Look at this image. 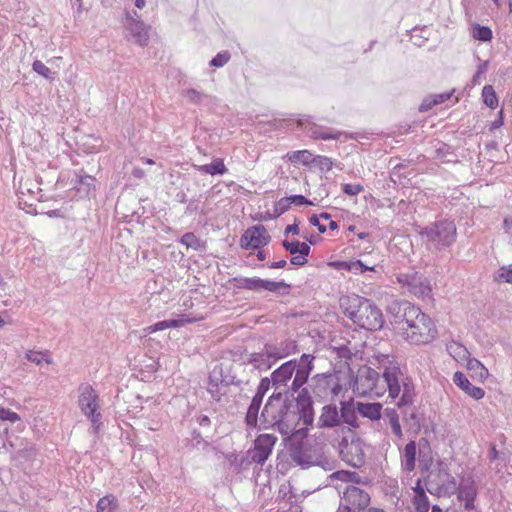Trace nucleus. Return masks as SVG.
<instances>
[{
    "mask_svg": "<svg viewBox=\"0 0 512 512\" xmlns=\"http://www.w3.org/2000/svg\"><path fill=\"white\" fill-rule=\"evenodd\" d=\"M467 369L473 371L480 380L486 379L489 375L488 369L476 358L468 359Z\"/></svg>",
    "mask_w": 512,
    "mask_h": 512,
    "instance_id": "obj_43",
    "label": "nucleus"
},
{
    "mask_svg": "<svg viewBox=\"0 0 512 512\" xmlns=\"http://www.w3.org/2000/svg\"><path fill=\"white\" fill-rule=\"evenodd\" d=\"M317 426L320 429H331L340 426L339 410L335 404L330 403L323 406Z\"/></svg>",
    "mask_w": 512,
    "mask_h": 512,
    "instance_id": "obj_20",
    "label": "nucleus"
},
{
    "mask_svg": "<svg viewBox=\"0 0 512 512\" xmlns=\"http://www.w3.org/2000/svg\"><path fill=\"white\" fill-rule=\"evenodd\" d=\"M118 509L119 502L113 494L101 497L96 504V512H117Z\"/></svg>",
    "mask_w": 512,
    "mask_h": 512,
    "instance_id": "obj_34",
    "label": "nucleus"
},
{
    "mask_svg": "<svg viewBox=\"0 0 512 512\" xmlns=\"http://www.w3.org/2000/svg\"><path fill=\"white\" fill-rule=\"evenodd\" d=\"M182 95L192 104L200 105L205 101H211L212 97L196 89H187L182 92Z\"/></svg>",
    "mask_w": 512,
    "mask_h": 512,
    "instance_id": "obj_42",
    "label": "nucleus"
},
{
    "mask_svg": "<svg viewBox=\"0 0 512 512\" xmlns=\"http://www.w3.org/2000/svg\"><path fill=\"white\" fill-rule=\"evenodd\" d=\"M417 443L411 439L404 447L401 454L402 468L408 472H412L416 467Z\"/></svg>",
    "mask_w": 512,
    "mask_h": 512,
    "instance_id": "obj_25",
    "label": "nucleus"
},
{
    "mask_svg": "<svg viewBox=\"0 0 512 512\" xmlns=\"http://www.w3.org/2000/svg\"><path fill=\"white\" fill-rule=\"evenodd\" d=\"M284 442L292 462L301 469H309L312 466H319L325 471L335 468L336 461L326 456L321 448L307 446L302 439L295 438L302 435H283Z\"/></svg>",
    "mask_w": 512,
    "mask_h": 512,
    "instance_id": "obj_2",
    "label": "nucleus"
},
{
    "mask_svg": "<svg viewBox=\"0 0 512 512\" xmlns=\"http://www.w3.org/2000/svg\"><path fill=\"white\" fill-rule=\"evenodd\" d=\"M384 415L387 418L389 425L390 424H396L397 422H400L399 421V414L396 411V409H394V408H389V407L386 408L384 410Z\"/></svg>",
    "mask_w": 512,
    "mask_h": 512,
    "instance_id": "obj_63",
    "label": "nucleus"
},
{
    "mask_svg": "<svg viewBox=\"0 0 512 512\" xmlns=\"http://www.w3.org/2000/svg\"><path fill=\"white\" fill-rule=\"evenodd\" d=\"M291 288V284L285 282L284 280L275 281L271 279H265L263 291L271 292L279 297H286L290 294Z\"/></svg>",
    "mask_w": 512,
    "mask_h": 512,
    "instance_id": "obj_31",
    "label": "nucleus"
},
{
    "mask_svg": "<svg viewBox=\"0 0 512 512\" xmlns=\"http://www.w3.org/2000/svg\"><path fill=\"white\" fill-rule=\"evenodd\" d=\"M375 270V266H368V265H365L361 260L359 259H356L354 261V273L355 274H363L365 273L366 271H374Z\"/></svg>",
    "mask_w": 512,
    "mask_h": 512,
    "instance_id": "obj_62",
    "label": "nucleus"
},
{
    "mask_svg": "<svg viewBox=\"0 0 512 512\" xmlns=\"http://www.w3.org/2000/svg\"><path fill=\"white\" fill-rule=\"evenodd\" d=\"M316 166L320 168L321 171H330L333 166V162L330 158L326 156H315L313 158V162Z\"/></svg>",
    "mask_w": 512,
    "mask_h": 512,
    "instance_id": "obj_54",
    "label": "nucleus"
},
{
    "mask_svg": "<svg viewBox=\"0 0 512 512\" xmlns=\"http://www.w3.org/2000/svg\"><path fill=\"white\" fill-rule=\"evenodd\" d=\"M375 361L376 363H373V365H377L378 369L383 370L382 377L387 385L388 396L393 400L398 398L401 393L399 378L402 375L399 363L390 358L389 355L384 354L376 356Z\"/></svg>",
    "mask_w": 512,
    "mask_h": 512,
    "instance_id": "obj_4",
    "label": "nucleus"
},
{
    "mask_svg": "<svg viewBox=\"0 0 512 512\" xmlns=\"http://www.w3.org/2000/svg\"><path fill=\"white\" fill-rule=\"evenodd\" d=\"M0 420L15 423L20 420V416L12 411L11 409L1 407L0 408Z\"/></svg>",
    "mask_w": 512,
    "mask_h": 512,
    "instance_id": "obj_58",
    "label": "nucleus"
},
{
    "mask_svg": "<svg viewBox=\"0 0 512 512\" xmlns=\"http://www.w3.org/2000/svg\"><path fill=\"white\" fill-rule=\"evenodd\" d=\"M197 170L201 173L209 174L212 176L223 175L228 171L223 159L221 158H216L209 164L197 166Z\"/></svg>",
    "mask_w": 512,
    "mask_h": 512,
    "instance_id": "obj_33",
    "label": "nucleus"
},
{
    "mask_svg": "<svg viewBox=\"0 0 512 512\" xmlns=\"http://www.w3.org/2000/svg\"><path fill=\"white\" fill-rule=\"evenodd\" d=\"M402 394L399 397V400L396 403V406L399 409H403L408 406H412L415 398V387L412 382V379L406 377L402 380L401 384Z\"/></svg>",
    "mask_w": 512,
    "mask_h": 512,
    "instance_id": "obj_28",
    "label": "nucleus"
},
{
    "mask_svg": "<svg viewBox=\"0 0 512 512\" xmlns=\"http://www.w3.org/2000/svg\"><path fill=\"white\" fill-rule=\"evenodd\" d=\"M265 279L259 277H242L237 276L229 279V283L234 290L244 289L256 293L263 292Z\"/></svg>",
    "mask_w": 512,
    "mask_h": 512,
    "instance_id": "obj_21",
    "label": "nucleus"
},
{
    "mask_svg": "<svg viewBox=\"0 0 512 512\" xmlns=\"http://www.w3.org/2000/svg\"><path fill=\"white\" fill-rule=\"evenodd\" d=\"M220 381L218 382L212 376L208 378L207 392L211 395L214 401L220 402L222 397L226 395V391H221Z\"/></svg>",
    "mask_w": 512,
    "mask_h": 512,
    "instance_id": "obj_45",
    "label": "nucleus"
},
{
    "mask_svg": "<svg viewBox=\"0 0 512 512\" xmlns=\"http://www.w3.org/2000/svg\"><path fill=\"white\" fill-rule=\"evenodd\" d=\"M277 437L273 434H260L254 441V446L248 451L252 463L263 465L272 454Z\"/></svg>",
    "mask_w": 512,
    "mask_h": 512,
    "instance_id": "obj_12",
    "label": "nucleus"
},
{
    "mask_svg": "<svg viewBox=\"0 0 512 512\" xmlns=\"http://www.w3.org/2000/svg\"><path fill=\"white\" fill-rule=\"evenodd\" d=\"M289 259H290L289 263L286 259L281 258L278 261H272V262L268 261L264 264V266H267L268 268H271V269H281V268H286V267H288V269H295V268L302 267L308 263V258H289Z\"/></svg>",
    "mask_w": 512,
    "mask_h": 512,
    "instance_id": "obj_32",
    "label": "nucleus"
},
{
    "mask_svg": "<svg viewBox=\"0 0 512 512\" xmlns=\"http://www.w3.org/2000/svg\"><path fill=\"white\" fill-rule=\"evenodd\" d=\"M271 237L267 229L261 225H255L248 228L241 236V246L245 249L258 250L255 256H264L260 249L267 245Z\"/></svg>",
    "mask_w": 512,
    "mask_h": 512,
    "instance_id": "obj_11",
    "label": "nucleus"
},
{
    "mask_svg": "<svg viewBox=\"0 0 512 512\" xmlns=\"http://www.w3.org/2000/svg\"><path fill=\"white\" fill-rule=\"evenodd\" d=\"M191 436L193 447H199V445H203V447L205 448L209 445V442L203 438L202 434L197 429H194L192 431Z\"/></svg>",
    "mask_w": 512,
    "mask_h": 512,
    "instance_id": "obj_60",
    "label": "nucleus"
},
{
    "mask_svg": "<svg viewBox=\"0 0 512 512\" xmlns=\"http://www.w3.org/2000/svg\"><path fill=\"white\" fill-rule=\"evenodd\" d=\"M270 387L274 388V382H273L271 376L263 377V378H261V380L257 386L256 393L254 395L264 398L265 394L268 392Z\"/></svg>",
    "mask_w": 512,
    "mask_h": 512,
    "instance_id": "obj_52",
    "label": "nucleus"
},
{
    "mask_svg": "<svg viewBox=\"0 0 512 512\" xmlns=\"http://www.w3.org/2000/svg\"><path fill=\"white\" fill-rule=\"evenodd\" d=\"M366 300L367 298L357 294L342 295L339 298V306L343 314L354 323Z\"/></svg>",
    "mask_w": 512,
    "mask_h": 512,
    "instance_id": "obj_18",
    "label": "nucleus"
},
{
    "mask_svg": "<svg viewBox=\"0 0 512 512\" xmlns=\"http://www.w3.org/2000/svg\"><path fill=\"white\" fill-rule=\"evenodd\" d=\"M438 477L443 480L444 488H445V494H453L456 492V489L458 488L456 479L454 476H452L446 466H441L439 468V474Z\"/></svg>",
    "mask_w": 512,
    "mask_h": 512,
    "instance_id": "obj_37",
    "label": "nucleus"
},
{
    "mask_svg": "<svg viewBox=\"0 0 512 512\" xmlns=\"http://www.w3.org/2000/svg\"><path fill=\"white\" fill-rule=\"evenodd\" d=\"M454 384L474 400H480L485 396L483 388L473 385L462 371L453 374Z\"/></svg>",
    "mask_w": 512,
    "mask_h": 512,
    "instance_id": "obj_19",
    "label": "nucleus"
},
{
    "mask_svg": "<svg viewBox=\"0 0 512 512\" xmlns=\"http://www.w3.org/2000/svg\"><path fill=\"white\" fill-rule=\"evenodd\" d=\"M270 342L264 344L263 349L259 352L250 353L244 364H250L255 370L265 372L271 369L277 362V356L274 354Z\"/></svg>",
    "mask_w": 512,
    "mask_h": 512,
    "instance_id": "obj_16",
    "label": "nucleus"
},
{
    "mask_svg": "<svg viewBox=\"0 0 512 512\" xmlns=\"http://www.w3.org/2000/svg\"><path fill=\"white\" fill-rule=\"evenodd\" d=\"M397 279L400 283L407 285L409 291L419 298L425 299L431 295V285L422 273L417 271L400 273Z\"/></svg>",
    "mask_w": 512,
    "mask_h": 512,
    "instance_id": "obj_13",
    "label": "nucleus"
},
{
    "mask_svg": "<svg viewBox=\"0 0 512 512\" xmlns=\"http://www.w3.org/2000/svg\"><path fill=\"white\" fill-rule=\"evenodd\" d=\"M230 60V53L228 51H223L218 53L215 57H213L210 61V66L212 67H222Z\"/></svg>",
    "mask_w": 512,
    "mask_h": 512,
    "instance_id": "obj_57",
    "label": "nucleus"
},
{
    "mask_svg": "<svg viewBox=\"0 0 512 512\" xmlns=\"http://www.w3.org/2000/svg\"><path fill=\"white\" fill-rule=\"evenodd\" d=\"M420 234L437 247H447L456 239V225L451 220L443 219L424 227Z\"/></svg>",
    "mask_w": 512,
    "mask_h": 512,
    "instance_id": "obj_5",
    "label": "nucleus"
},
{
    "mask_svg": "<svg viewBox=\"0 0 512 512\" xmlns=\"http://www.w3.org/2000/svg\"><path fill=\"white\" fill-rule=\"evenodd\" d=\"M383 405L380 402H357V412L371 421H379L382 416Z\"/></svg>",
    "mask_w": 512,
    "mask_h": 512,
    "instance_id": "obj_23",
    "label": "nucleus"
},
{
    "mask_svg": "<svg viewBox=\"0 0 512 512\" xmlns=\"http://www.w3.org/2000/svg\"><path fill=\"white\" fill-rule=\"evenodd\" d=\"M403 305L405 306V324L407 327L414 325V322H416L418 318H420L422 315H425V313H423L418 306L407 300H403Z\"/></svg>",
    "mask_w": 512,
    "mask_h": 512,
    "instance_id": "obj_38",
    "label": "nucleus"
},
{
    "mask_svg": "<svg viewBox=\"0 0 512 512\" xmlns=\"http://www.w3.org/2000/svg\"><path fill=\"white\" fill-rule=\"evenodd\" d=\"M498 281L512 284V265L502 266L495 278Z\"/></svg>",
    "mask_w": 512,
    "mask_h": 512,
    "instance_id": "obj_56",
    "label": "nucleus"
},
{
    "mask_svg": "<svg viewBox=\"0 0 512 512\" xmlns=\"http://www.w3.org/2000/svg\"><path fill=\"white\" fill-rule=\"evenodd\" d=\"M349 385L361 395L372 392L376 387L380 378L379 372L367 365L359 367L357 374H354L351 367L348 366Z\"/></svg>",
    "mask_w": 512,
    "mask_h": 512,
    "instance_id": "obj_8",
    "label": "nucleus"
},
{
    "mask_svg": "<svg viewBox=\"0 0 512 512\" xmlns=\"http://www.w3.org/2000/svg\"><path fill=\"white\" fill-rule=\"evenodd\" d=\"M400 410L407 432L413 437L417 436L422 430L425 434L429 433L430 429L426 424L424 412L420 411V408L408 406Z\"/></svg>",
    "mask_w": 512,
    "mask_h": 512,
    "instance_id": "obj_14",
    "label": "nucleus"
},
{
    "mask_svg": "<svg viewBox=\"0 0 512 512\" xmlns=\"http://www.w3.org/2000/svg\"><path fill=\"white\" fill-rule=\"evenodd\" d=\"M124 26L128 32V40L133 41L140 46L147 45L149 41L148 27L140 20L136 11H133V13H127Z\"/></svg>",
    "mask_w": 512,
    "mask_h": 512,
    "instance_id": "obj_15",
    "label": "nucleus"
},
{
    "mask_svg": "<svg viewBox=\"0 0 512 512\" xmlns=\"http://www.w3.org/2000/svg\"><path fill=\"white\" fill-rule=\"evenodd\" d=\"M364 190L361 184H344L342 191L349 196H356Z\"/></svg>",
    "mask_w": 512,
    "mask_h": 512,
    "instance_id": "obj_59",
    "label": "nucleus"
},
{
    "mask_svg": "<svg viewBox=\"0 0 512 512\" xmlns=\"http://www.w3.org/2000/svg\"><path fill=\"white\" fill-rule=\"evenodd\" d=\"M333 480H340L347 484L352 483L358 485H367L370 483V479L368 477H362L357 472L350 470H338L330 474L327 477L325 487L329 486Z\"/></svg>",
    "mask_w": 512,
    "mask_h": 512,
    "instance_id": "obj_22",
    "label": "nucleus"
},
{
    "mask_svg": "<svg viewBox=\"0 0 512 512\" xmlns=\"http://www.w3.org/2000/svg\"><path fill=\"white\" fill-rule=\"evenodd\" d=\"M354 324L370 331L381 330L384 325L382 311L373 301L367 299L357 318L354 319Z\"/></svg>",
    "mask_w": 512,
    "mask_h": 512,
    "instance_id": "obj_9",
    "label": "nucleus"
},
{
    "mask_svg": "<svg viewBox=\"0 0 512 512\" xmlns=\"http://www.w3.org/2000/svg\"><path fill=\"white\" fill-rule=\"evenodd\" d=\"M220 384L225 387H228L230 385L240 386L242 384V381L236 379L234 375H223V373L221 372Z\"/></svg>",
    "mask_w": 512,
    "mask_h": 512,
    "instance_id": "obj_61",
    "label": "nucleus"
},
{
    "mask_svg": "<svg viewBox=\"0 0 512 512\" xmlns=\"http://www.w3.org/2000/svg\"><path fill=\"white\" fill-rule=\"evenodd\" d=\"M410 332H406V339L413 344H428L431 343L438 334L436 325L433 320L427 315H422L414 325L407 327Z\"/></svg>",
    "mask_w": 512,
    "mask_h": 512,
    "instance_id": "obj_7",
    "label": "nucleus"
},
{
    "mask_svg": "<svg viewBox=\"0 0 512 512\" xmlns=\"http://www.w3.org/2000/svg\"><path fill=\"white\" fill-rule=\"evenodd\" d=\"M314 396L321 400L337 397L342 391V384L336 372H325L314 375L309 384Z\"/></svg>",
    "mask_w": 512,
    "mask_h": 512,
    "instance_id": "obj_6",
    "label": "nucleus"
},
{
    "mask_svg": "<svg viewBox=\"0 0 512 512\" xmlns=\"http://www.w3.org/2000/svg\"><path fill=\"white\" fill-rule=\"evenodd\" d=\"M287 159L292 163L308 165L313 162V154L308 150H298L287 153Z\"/></svg>",
    "mask_w": 512,
    "mask_h": 512,
    "instance_id": "obj_41",
    "label": "nucleus"
},
{
    "mask_svg": "<svg viewBox=\"0 0 512 512\" xmlns=\"http://www.w3.org/2000/svg\"><path fill=\"white\" fill-rule=\"evenodd\" d=\"M26 359L29 362H32L35 364H40L44 360V354L42 352H38V351H28L26 353Z\"/></svg>",
    "mask_w": 512,
    "mask_h": 512,
    "instance_id": "obj_64",
    "label": "nucleus"
},
{
    "mask_svg": "<svg viewBox=\"0 0 512 512\" xmlns=\"http://www.w3.org/2000/svg\"><path fill=\"white\" fill-rule=\"evenodd\" d=\"M328 266L336 270L354 272V261L335 260L328 262Z\"/></svg>",
    "mask_w": 512,
    "mask_h": 512,
    "instance_id": "obj_55",
    "label": "nucleus"
},
{
    "mask_svg": "<svg viewBox=\"0 0 512 512\" xmlns=\"http://www.w3.org/2000/svg\"><path fill=\"white\" fill-rule=\"evenodd\" d=\"M369 503L370 495L365 490L354 485H347L342 492L340 509L361 512L368 507Z\"/></svg>",
    "mask_w": 512,
    "mask_h": 512,
    "instance_id": "obj_10",
    "label": "nucleus"
},
{
    "mask_svg": "<svg viewBox=\"0 0 512 512\" xmlns=\"http://www.w3.org/2000/svg\"><path fill=\"white\" fill-rule=\"evenodd\" d=\"M297 124L300 128L305 130L307 133H309L310 137L313 139H320V136L322 134V131H320L315 123L311 121V117L308 115H302L298 120Z\"/></svg>",
    "mask_w": 512,
    "mask_h": 512,
    "instance_id": "obj_40",
    "label": "nucleus"
},
{
    "mask_svg": "<svg viewBox=\"0 0 512 512\" xmlns=\"http://www.w3.org/2000/svg\"><path fill=\"white\" fill-rule=\"evenodd\" d=\"M263 402V398L254 395L251 399V402L247 408V412L245 415V424L247 427L255 428L258 424L259 420V411Z\"/></svg>",
    "mask_w": 512,
    "mask_h": 512,
    "instance_id": "obj_30",
    "label": "nucleus"
},
{
    "mask_svg": "<svg viewBox=\"0 0 512 512\" xmlns=\"http://www.w3.org/2000/svg\"><path fill=\"white\" fill-rule=\"evenodd\" d=\"M405 306L403 305V300L394 301L388 306V312L392 317L391 322L394 324H403L405 323Z\"/></svg>",
    "mask_w": 512,
    "mask_h": 512,
    "instance_id": "obj_39",
    "label": "nucleus"
},
{
    "mask_svg": "<svg viewBox=\"0 0 512 512\" xmlns=\"http://www.w3.org/2000/svg\"><path fill=\"white\" fill-rule=\"evenodd\" d=\"M282 245L292 255L299 254V256H308L310 253V246L305 242L298 240H284Z\"/></svg>",
    "mask_w": 512,
    "mask_h": 512,
    "instance_id": "obj_36",
    "label": "nucleus"
},
{
    "mask_svg": "<svg viewBox=\"0 0 512 512\" xmlns=\"http://www.w3.org/2000/svg\"><path fill=\"white\" fill-rule=\"evenodd\" d=\"M341 408L339 410L340 417V425L348 424L353 428H357L359 426L358 417H357V409L353 406L351 401H341Z\"/></svg>",
    "mask_w": 512,
    "mask_h": 512,
    "instance_id": "obj_26",
    "label": "nucleus"
},
{
    "mask_svg": "<svg viewBox=\"0 0 512 512\" xmlns=\"http://www.w3.org/2000/svg\"><path fill=\"white\" fill-rule=\"evenodd\" d=\"M308 380L294 376L291 385L274 391L260 415L263 429H274L282 435L307 436L315 419L314 400L304 385Z\"/></svg>",
    "mask_w": 512,
    "mask_h": 512,
    "instance_id": "obj_1",
    "label": "nucleus"
},
{
    "mask_svg": "<svg viewBox=\"0 0 512 512\" xmlns=\"http://www.w3.org/2000/svg\"><path fill=\"white\" fill-rule=\"evenodd\" d=\"M291 207V203L288 197H283L280 200H278L273 209V214L270 216V219H275L282 214H284L286 211H288Z\"/></svg>",
    "mask_w": 512,
    "mask_h": 512,
    "instance_id": "obj_49",
    "label": "nucleus"
},
{
    "mask_svg": "<svg viewBox=\"0 0 512 512\" xmlns=\"http://www.w3.org/2000/svg\"><path fill=\"white\" fill-rule=\"evenodd\" d=\"M425 487H426V490L431 494V495H437V496H440L441 494H445V488H444V485H440L438 482H436L435 480H432L430 478H428L426 481H425Z\"/></svg>",
    "mask_w": 512,
    "mask_h": 512,
    "instance_id": "obj_53",
    "label": "nucleus"
},
{
    "mask_svg": "<svg viewBox=\"0 0 512 512\" xmlns=\"http://www.w3.org/2000/svg\"><path fill=\"white\" fill-rule=\"evenodd\" d=\"M33 70L48 80H54L55 72L51 71L42 61L35 60L32 64Z\"/></svg>",
    "mask_w": 512,
    "mask_h": 512,
    "instance_id": "obj_50",
    "label": "nucleus"
},
{
    "mask_svg": "<svg viewBox=\"0 0 512 512\" xmlns=\"http://www.w3.org/2000/svg\"><path fill=\"white\" fill-rule=\"evenodd\" d=\"M80 395L78 397V405L81 412L91 422L92 431L98 434L103 423L99 406V395L89 384H81L79 387Z\"/></svg>",
    "mask_w": 512,
    "mask_h": 512,
    "instance_id": "obj_3",
    "label": "nucleus"
},
{
    "mask_svg": "<svg viewBox=\"0 0 512 512\" xmlns=\"http://www.w3.org/2000/svg\"><path fill=\"white\" fill-rule=\"evenodd\" d=\"M314 359L315 356L313 354L303 353L300 359H296V369L294 370V374L298 377L309 380V376L314 369Z\"/></svg>",
    "mask_w": 512,
    "mask_h": 512,
    "instance_id": "obj_29",
    "label": "nucleus"
},
{
    "mask_svg": "<svg viewBox=\"0 0 512 512\" xmlns=\"http://www.w3.org/2000/svg\"><path fill=\"white\" fill-rule=\"evenodd\" d=\"M271 348L274 349V354L277 356L278 361L284 359L292 354H295L299 351V346L296 340L294 339H285L280 341L279 343H271Z\"/></svg>",
    "mask_w": 512,
    "mask_h": 512,
    "instance_id": "obj_27",
    "label": "nucleus"
},
{
    "mask_svg": "<svg viewBox=\"0 0 512 512\" xmlns=\"http://www.w3.org/2000/svg\"><path fill=\"white\" fill-rule=\"evenodd\" d=\"M194 320L186 314H180L176 318L165 319L166 329L179 328L187 323H192Z\"/></svg>",
    "mask_w": 512,
    "mask_h": 512,
    "instance_id": "obj_51",
    "label": "nucleus"
},
{
    "mask_svg": "<svg viewBox=\"0 0 512 512\" xmlns=\"http://www.w3.org/2000/svg\"><path fill=\"white\" fill-rule=\"evenodd\" d=\"M451 96H452L451 92H445V93H440V94H436V95L427 97L420 104L419 110L421 112H426V111L430 110L432 107H434L438 104L444 103L445 101L450 99Z\"/></svg>",
    "mask_w": 512,
    "mask_h": 512,
    "instance_id": "obj_35",
    "label": "nucleus"
},
{
    "mask_svg": "<svg viewBox=\"0 0 512 512\" xmlns=\"http://www.w3.org/2000/svg\"><path fill=\"white\" fill-rule=\"evenodd\" d=\"M457 499L459 501L476 499L478 491L472 476L463 477L456 489Z\"/></svg>",
    "mask_w": 512,
    "mask_h": 512,
    "instance_id": "obj_24",
    "label": "nucleus"
},
{
    "mask_svg": "<svg viewBox=\"0 0 512 512\" xmlns=\"http://www.w3.org/2000/svg\"><path fill=\"white\" fill-rule=\"evenodd\" d=\"M482 98L483 102L486 106L491 109H494L498 105V98L496 96L495 90L491 85H485L482 89Z\"/></svg>",
    "mask_w": 512,
    "mask_h": 512,
    "instance_id": "obj_46",
    "label": "nucleus"
},
{
    "mask_svg": "<svg viewBox=\"0 0 512 512\" xmlns=\"http://www.w3.org/2000/svg\"><path fill=\"white\" fill-rule=\"evenodd\" d=\"M472 34L479 41L487 42L492 39V30L487 26L476 24L473 27Z\"/></svg>",
    "mask_w": 512,
    "mask_h": 512,
    "instance_id": "obj_48",
    "label": "nucleus"
},
{
    "mask_svg": "<svg viewBox=\"0 0 512 512\" xmlns=\"http://www.w3.org/2000/svg\"><path fill=\"white\" fill-rule=\"evenodd\" d=\"M180 242L187 248H192L195 251H201L204 243L192 232L185 233Z\"/></svg>",
    "mask_w": 512,
    "mask_h": 512,
    "instance_id": "obj_44",
    "label": "nucleus"
},
{
    "mask_svg": "<svg viewBox=\"0 0 512 512\" xmlns=\"http://www.w3.org/2000/svg\"><path fill=\"white\" fill-rule=\"evenodd\" d=\"M412 502L416 512H428L432 507L430 506L429 498L426 492H421L419 495H414Z\"/></svg>",
    "mask_w": 512,
    "mask_h": 512,
    "instance_id": "obj_47",
    "label": "nucleus"
},
{
    "mask_svg": "<svg viewBox=\"0 0 512 512\" xmlns=\"http://www.w3.org/2000/svg\"><path fill=\"white\" fill-rule=\"evenodd\" d=\"M295 369L296 359H291L282 363L271 373L270 376L274 382V389L276 392L282 390V387H287L288 382L293 377Z\"/></svg>",
    "mask_w": 512,
    "mask_h": 512,
    "instance_id": "obj_17",
    "label": "nucleus"
}]
</instances>
